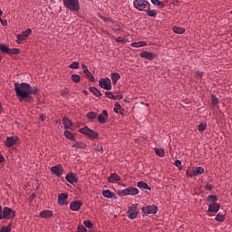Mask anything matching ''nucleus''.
<instances>
[{
    "label": "nucleus",
    "instance_id": "obj_36",
    "mask_svg": "<svg viewBox=\"0 0 232 232\" xmlns=\"http://www.w3.org/2000/svg\"><path fill=\"white\" fill-rule=\"evenodd\" d=\"M64 135H65L66 139H71V140H74V139H75V136L70 130H65Z\"/></svg>",
    "mask_w": 232,
    "mask_h": 232
},
{
    "label": "nucleus",
    "instance_id": "obj_48",
    "mask_svg": "<svg viewBox=\"0 0 232 232\" xmlns=\"http://www.w3.org/2000/svg\"><path fill=\"white\" fill-rule=\"evenodd\" d=\"M188 177H190V179H193V177H197V175L195 174V170L190 171V170H187L186 171Z\"/></svg>",
    "mask_w": 232,
    "mask_h": 232
},
{
    "label": "nucleus",
    "instance_id": "obj_8",
    "mask_svg": "<svg viewBox=\"0 0 232 232\" xmlns=\"http://www.w3.org/2000/svg\"><path fill=\"white\" fill-rule=\"evenodd\" d=\"M32 34V29L28 28L25 31H24L22 34H16V43L17 44H21V43H23V41L28 39V37H30V35Z\"/></svg>",
    "mask_w": 232,
    "mask_h": 232
},
{
    "label": "nucleus",
    "instance_id": "obj_4",
    "mask_svg": "<svg viewBox=\"0 0 232 232\" xmlns=\"http://www.w3.org/2000/svg\"><path fill=\"white\" fill-rule=\"evenodd\" d=\"M118 195L119 197H128V195L135 197V195H139V188L135 187H129L125 189L119 190Z\"/></svg>",
    "mask_w": 232,
    "mask_h": 232
},
{
    "label": "nucleus",
    "instance_id": "obj_34",
    "mask_svg": "<svg viewBox=\"0 0 232 232\" xmlns=\"http://www.w3.org/2000/svg\"><path fill=\"white\" fill-rule=\"evenodd\" d=\"M204 173V168L202 167H197L194 169V174H196V177H198V175H202Z\"/></svg>",
    "mask_w": 232,
    "mask_h": 232
},
{
    "label": "nucleus",
    "instance_id": "obj_11",
    "mask_svg": "<svg viewBox=\"0 0 232 232\" xmlns=\"http://www.w3.org/2000/svg\"><path fill=\"white\" fill-rule=\"evenodd\" d=\"M99 85L103 90H111V80L110 78H102L99 81Z\"/></svg>",
    "mask_w": 232,
    "mask_h": 232
},
{
    "label": "nucleus",
    "instance_id": "obj_12",
    "mask_svg": "<svg viewBox=\"0 0 232 232\" xmlns=\"http://www.w3.org/2000/svg\"><path fill=\"white\" fill-rule=\"evenodd\" d=\"M17 140H19L17 136L7 137L5 141V146H6V148H12V146H15V144H17Z\"/></svg>",
    "mask_w": 232,
    "mask_h": 232
},
{
    "label": "nucleus",
    "instance_id": "obj_37",
    "mask_svg": "<svg viewBox=\"0 0 232 232\" xmlns=\"http://www.w3.org/2000/svg\"><path fill=\"white\" fill-rule=\"evenodd\" d=\"M173 32H174V34H184V32H186V29L178 27V26H174Z\"/></svg>",
    "mask_w": 232,
    "mask_h": 232
},
{
    "label": "nucleus",
    "instance_id": "obj_14",
    "mask_svg": "<svg viewBox=\"0 0 232 232\" xmlns=\"http://www.w3.org/2000/svg\"><path fill=\"white\" fill-rule=\"evenodd\" d=\"M140 57L142 59H148V61H153L154 57H156L155 53H150L148 51H143L140 53Z\"/></svg>",
    "mask_w": 232,
    "mask_h": 232
},
{
    "label": "nucleus",
    "instance_id": "obj_7",
    "mask_svg": "<svg viewBox=\"0 0 232 232\" xmlns=\"http://www.w3.org/2000/svg\"><path fill=\"white\" fill-rule=\"evenodd\" d=\"M143 215H155L159 211V208L155 205L145 206L141 208Z\"/></svg>",
    "mask_w": 232,
    "mask_h": 232
},
{
    "label": "nucleus",
    "instance_id": "obj_27",
    "mask_svg": "<svg viewBox=\"0 0 232 232\" xmlns=\"http://www.w3.org/2000/svg\"><path fill=\"white\" fill-rule=\"evenodd\" d=\"M72 148L75 150H84L86 148V145L84 142H76L72 145Z\"/></svg>",
    "mask_w": 232,
    "mask_h": 232
},
{
    "label": "nucleus",
    "instance_id": "obj_40",
    "mask_svg": "<svg viewBox=\"0 0 232 232\" xmlns=\"http://www.w3.org/2000/svg\"><path fill=\"white\" fill-rule=\"evenodd\" d=\"M147 12L149 17H157V11L148 9Z\"/></svg>",
    "mask_w": 232,
    "mask_h": 232
},
{
    "label": "nucleus",
    "instance_id": "obj_5",
    "mask_svg": "<svg viewBox=\"0 0 232 232\" xmlns=\"http://www.w3.org/2000/svg\"><path fill=\"white\" fill-rule=\"evenodd\" d=\"M137 208H139V204L137 203L132 204L130 207H129L127 216L128 218H130V220H135V218L139 217V211H137Z\"/></svg>",
    "mask_w": 232,
    "mask_h": 232
},
{
    "label": "nucleus",
    "instance_id": "obj_23",
    "mask_svg": "<svg viewBox=\"0 0 232 232\" xmlns=\"http://www.w3.org/2000/svg\"><path fill=\"white\" fill-rule=\"evenodd\" d=\"M63 122L65 130H70V128H72V126H73V123L68 118H63Z\"/></svg>",
    "mask_w": 232,
    "mask_h": 232
},
{
    "label": "nucleus",
    "instance_id": "obj_3",
    "mask_svg": "<svg viewBox=\"0 0 232 232\" xmlns=\"http://www.w3.org/2000/svg\"><path fill=\"white\" fill-rule=\"evenodd\" d=\"M65 8L71 10V12H79L81 10V5H79V0H63Z\"/></svg>",
    "mask_w": 232,
    "mask_h": 232
},
{
    "label": "nucleus",
    "instance_id": "obj_1",
    "mask_svg": "<svg viewBox=\"0 0 232 232\" xmlns=\"http://www.w3.org/2000/svg\"><path fill=\"white\" fill-rule=\"evenodd\" d=\"M14 92L19 97L20 101L24 99H32V95H37L39 89L33 87L30 83L26 82H15L14 83Z\"/></svg>",
    "mask_w": 232,
    "mask_h": 232
},
{
    "label": "nucleus",
    "instance_id": "obj_53",
    "mask_svg": "<svg viewBox=\"0 0 232 232\" xmlns=\"http://www.w3.org/2000/svg\"><path fill=\"white\" fill-rule=\"evenodd\" d=\"M82 70H83V73L85 72H88L89 70H88V66H86V64H82Z\"/></svg>",
    "mask_w": 232,
    "mask_h": 232
},
{
    "label": "nucleus",
    "instance_id": "obj_15",
    "mask_svg": "<svg viewBox=\"0 0 232 232\" xmlns=\"http://www.w3.org/2000/svg\"><path fill=\"white\" fill-rule=\"evenodd\" d=\"M65 179L67 180V182H69L70 184H77L78 179H77V174L75 173H68L65 177Z\"/></svg>",
    "mask_w": 232,
    "mask_h": 232
},
{
    "label": "nucleus",
    "instance_id": "obj_47",
    "mask_svg": "<svg viewBox=\"0 0 232 232\" xmlns=\"http://www.w3.org/2000/svg\"><path fill=\"white\" fill-rule=\"evenodd\" d=\"M211 102H212L213 106H217V104H218V99H217L215 97V95L211 96Z\"/></svg>",
    "mask_w": 232,
    "mask_h": 232
},
{
    "label": "nucleus",
    "instance_id": "obj_54",
    "mask_svg": "<svg viewBox=\"0 0 232 232\" xmlns=\"http://www.w3.org/2000/svg\"><path fill=\"white\" fill-rule=\"evenodd\" d=\"M0 220H3V207L0 206Z\"/></svg>",
    "mask_w": 232,
    "mask_h": 232
},
{
    "label": "nucleus",
    "instance_id": "obj_16",
    "mask_svg": "<svg viewBox=\"0 0 232 232\" xmlns=\"http://www.w3.org/2000/svg\"><path fill=\"white\" fill-rule=\"evenodd\" d=\"M67 199H68V194L62 193L58 195V204L60 206H66V204H68V201H66Z\"/></svg>",
    "mask_w": 232,
    "mask_h": 232
},
{
    "label": "nucleus",
    "instance_id": "obj_46",
    "mask_svg": "<svg viewBox=\"0 0 232 232\" xmlns=\"http://www.w3.org/2000/svg\"><path fill=\"white\" fill-rule=\"evenodd\" d=\"M11 231H12V227H10V226L3 227L0 229V232H11Z\"/></svg>",
    "mask_w": 232,
    "mask_h": 232
},
{
    "label": "nucleus",
    "instance_id": "obj_24",
    "mask_svg": "<svg viewBox=\"0 0 232 232\" xmlns=\"http://www.w3.org/2000/svg\"><path fill=\"white\" fill-rule=\"evenodd\" d=\"M137 186L141 189H147L148 191H151V188H150V186H148V183L144 181H139L137 183Z\"/></svg>",
    "mask_w": 232,
    "mask_h": 232
},
{
    "label": "nucleus",
    "instance_id": "obj_60",
    "mask_svg": "<svg viewBox=\"0 0 232 232\" xmlns=\"http://www.w3.org/2000/svg\"><path fill=\"white\" fill-rule=\"evenodd\" d=\"M1 61H2V58H1V56H0V63H1Z\"/></svg>",
    "mask_w": 232,
    "mask_h": 232
},
{
    "label": "nucleus",
    "instance_id": "obj_55",
    "mask_svg": "<svg viewBox=\"0 0 232 232\" xmlns=\"http://www.w3.org/2000/svg\"><path fill=\"white\" fill-rule=\"evenodd\" d=\"M1 162H5V157L3 156V154H0V164Z\"/></svg>",
    "mask_w": 232,
    "mask_h": 232
},
{
    "label": "nucleus",
    "instance_id": "obj_20",
    "mask_svg": "<svg viewBox=\"0 0 232 232\" xmlns=\"http://www.w3.org/2000/svg\"><path fill=\"white\" fill-rule=\"evenodd\" d=\"M107 180L110 184H114V182H119V180H121V176L117 173H112Z\"/></svg>",
    "mask_w": 232,
    "mask_h": 232
},
{
    "label": "nucleus",
    "instance_id": "obj_57",
    "mask_svg": "<svg viewBox=\"0 0 232 232\" xmlns=\"http://www.w3.org/2000/svg\"><path fill=\"white\" fill-rule=\"evenodd\" d=\"M3 15V11L0 9V16Z\"/></svg>",
    "mask_w": 232,
    "mask_h": 232
},
{
    "label": "nucleus",
    "instance_id": "obj_43",
    "mask_svg": "<svg viewBox=\"0 0 232 232\" xmlns=\"http://www.w3.org/2000/svg\"><path fill=\"white\" fill-rule=\"evenodd\" d=\"M114 112L115 113H119V111H121V108H122L121 106V104H119V102H115L114 103Z\"/></svg>",
    "mask_w": 232,
    "mask_h": 232
},
{
    "label": "nucleus",
    "instance_id": "obj_44",
    "mask_svg": "<svg viewBox=\"0 0 232 232\" xmlns=\"http://www.w3.org/2000/svg\"><path fill=\"white\" fill-rule=\"evenodd\" d=\"M69 68H72V70H77V68H79V62H73L72 64L69 65Z\"/></svg>",
    "mask_w": 232,
    "mask_h": 232
},
{
    "label": "nucleus",
    "instance_id": "obj_26",
    "mask_svg": "<svg viewBox=\"0 0 232 232\" xmlns=\"http://www.w3.org/2000/svg\"><path fill=\"white\" fill-rule=\"evenodd\" d=\"M90 92H92V93H93V95H95L96 97H102V92H101V91H99V89L95 88V87H90Z\"/></svg>",
    "mask_w": 232,
    "mask_h": 232
},
{
    "label": "nucleus",
    "instance_id": "obj_33",
    "mask_svg": "<svg viewBox=\"0 0 232 232\" xmlns=\"http://www.w3.org/2000/svg\"><path fill=\"white\" fill-rule=\"evenodd\" d=\"M105 95L108 99H111L112 101H117V99H119V96L113 95L111 92H106Z\"/></svg>",
    "mask_w": 232,
    "mask_h": 232
},
{
    "label": "nucleus",
    "instance_id": "obj_22",
    "mask_svg": "<svg viewBox=\"0 0 232 232\" xmlns=\"http://www.w3.org/2000/svg\"><path fill=\"white\" fill-rule=\"evenodd\" d=\"M102 195H103L105 198H115V193L111 192L110 189L103 190Z\"/></svg>",
    "mask_w": 232,
    "mask_h": 232
},
{
    "label": "nucleus",
    "instance_id": "obj_2",
    "mask_svg": "<svg viewBox=\"0 0 232 232\" xmlns=\"http://www.w3.org/2000/svg\"><path fill=\"white\" fill-rule=\"evenodd\" d=\"M133 6L136 8V10H139L140 12H146L150 10V6H151V4L146 0H134L133 1Z\"/></svg>",
    "mask_w": 232,
    "mask_h": 232
},
{
    "label": "nucleus",
    "instance_id": "obj_13",
    "mask_svg": "<svg viewBox=\"0 0 232 232\" xmlns=\"http://www.w3.org/2000/svg\"><path fill=\"white\" fill-rule=\"evenodd\" d=\"M63 166L62 165H56L51 168V173L53 175H56V177H61L63 175Z\"/></svg>",
    "mask_w": 232,
    "mask_h": 232
},
{
    "label": "nucleus",
    "instance_id": "obj_21",
    "mask_svg": "<svg viewBox=\"0 0 232 232\" xmlns=\"http://www.w3.org/2000/svg\"><path fill=\"white\" fill-rule=\"evenodd\" d=\"M40 217L42 218H50V217H53V212L52 210H43L40 212Z\"/></svg>",
    "mask_w": 232,
    "mask_h": 232
},
{
    "label": "nucleus",
    "instance_id": "obj_58",
    "mask_svg": "<svg viewBox=\"0 0 232 232\" xmlns=\"http://www.w3.org/2000/svg\"><path fill=\"white\" fill-rule=\"evenodd\" d=\"M0 111H3V107L1 106V104H0Z\"/></svg>",
    "mask_w": 232,
    "mask_h": 232
},
{
    "label": "nucleus",
    "instance_id": "obj_49",
    "mask_svg": "<svg viewBox=\"0 0 232 232\" xmlns=\"http://www.w3.org/2000/svg\"><path fill=\"white\" fill-rule=\"evenodd\" d=\"M78 232H87L86 227L82 225L78 226Z\"/></svg>",
    "mask_w": 232,
    "mask_h": 232
},
{
    "label": "nucleus",
    "instance_id": "obj_52",
    "mask_svg": "<svg viewBox=\"0 0 232 232\" xmlns=\"http://www.w3.org/2000/svg\"><path fill=\"white\" fill-rule=\"evenodd\" d=\"M116 42H117V43H126V41H125L122 37H118V38L116 39Z\"/></svg>",
    "mask_w": 232,
    "mask_h": 232
},
{
    "label": "nucleus",
    "instance_id": "obj_41",
    "mask_svg": "<svg viewBox=\"0 0 232 232\" xmlns=\"http://www.w3.org/2000/svg\"><path fill=\"white\" fill-rule=\"evenodd\" d=\"M154 151L158 157H164V150L162 149H154Z\"/></svg>",
    "mask_w": 232,
    "mask_h": 232
},
{
    "label": "nucleus",
    "instance_id": "obj_59",
    "mask_svg": "<svg viewBox=\"0 0 232 232\" xmlns=\"http://www.w3.org/2000/svg\"><path fill=\"white\" fill-rule=\"evenodd\" d=\"M105 23L108 21V18H104Z\"/></svg>",
    "mask_w": 232,
    "mask_h": 232
},
{
    "label": "nucleus",
    "instance_id": "obj_17",
    "mask_svg": "<svg viewBox=\"0 0 232 232\" xmlns=\"http://www.w3.org/2000/svg\"><path fill=\"white\" fill-rule=\"evenodd\" d=\"M82 206V202L80 200L72 201L70 205V208L72 211H79L81 209V207Z\"/></svg>",
    "mask_w": 232,
    "mask_h": 232
},
{
    "label": "nucleus",
    "instance_id": "obj_61",
    "mask_svg": "<svg viewBox=\"0 0 232 232\" xmlns=\"http://www.w3.org/2000/svg\"><path fill=\"white\" fill-rule=\"evenodd\" d=\"M0 21L3 22V20L1 19V17H0Z\"/></svg>",
    "mask_w": 232,
    "mask_h": 232
},
{
    "label": "nucleus",
    "instance_id": "obj_6",
    "mask_svg": "<svg viewBox=\"0 0 232 232\" xmlns=\"http://www.w3.org/2000/svg\"><path fill=\"white\" fill-rule=\"evenodd\" d=\"M80 133H82L83 135H87L89 139H97L99 137V133H97L95 130L88 128V127H83L79 130Z\"/></svg>",
    "mask_w": 232,
    "mask_h": 232
},
{
    "label": "nucleus",
    "instance_id": "obj_45",
    "mask_svg": "<svg viewBox=\"0 0 232 232\" xmlns=\"http://www.w3.org/2000/svg\"><path fill=\"white\" fill-rule=\"evenodd\" d=\"M174 165L176 166V168H179V169H182V161L177 160L174 162Z\"/></svg>",
    "mask_w": 232,
    "mask_h": 232
},
{
    "label": "nucleus",
    "instance_id": "obj_35",
    "mask_svg": "<svg viewBox=\"0 0 232 232\" xmlns=\"http://www.w3.org/2000/svg\"><path fill=\"white\" fill-rule=\"evenodd\" d=\"M150 3H152L154 6H160V8H164V3L160 2V0H150Z\"/></svg>",
    "mask_w": 232,
    "mask_h": 232
},
{
    "label": "nucleus",
    "instance_id": "obj_18",
    "mask_svg": "<svg viewBox=\"0 0 232 232\" xmlns=\"http://www.w3.org/2000/svg\"><path fill=\"white\" fill-rule=\"evenodd\" d=\"M98 121L101 124H105L108 121V111H102V113L98 115Z\"/></svg>",
    "mask_w": 232,
    "mask_h": 232
},
{
    "label": "nucleus",
    "instance_id": "obj_29",
    "mask_svg": "<svg viewBox=\"0 0 232 232\" xmlns=\"http://www.w3.org/2000/svg\"><path fill=\"white\" fill-rule=\"evenodd\" d=\"M218 200V198L215 195H209L207 198V202H212L213 204H217Z\"/></svg>",
    "mask_w": 232,
    "mask_h": 232
},
{
    "label": "nucleus",
    "instance_id": "obj_19",
    "mask_svg": "<svg viewBox=\"0 0 232 232\" xmlns=\"http://www.w3.org/2000/svg\"><path fill=\"white\" fill-rule=\"evenodd\" d=\"M220 209V203H212L208 206V211L210 213H218Z\"/></svg>",
    "mask_w": 232,
    "mask_h": 232
},
{
    "label": "nucleus",
    "instance_id": "obj_39",
    "mask_svg": "<svg viewBox=\"0 0 232 232\" xmlns=\"http://www.w3.org/2000/svg\"><path fill=\"white\" fill-rule=\"evenodd\" d=\"M71 79L73 82H81V76L79 74H72L71 76Z\"/></svg>",
    "mask_w": 232,
    "mask_h": 232
},
{
    "label": "nucleus",
    "instance_id": "obj_32",
    "mask_svg": "<svg viewBox=\"0 0 232 232\" xmlns=\"http://www.w3.org/2000/svg\"><path fill=\"white\" fill-rule=\"evenodd\" d=\"M84 75H86L87 79H89V81H92V82H95V78L93 77V74H92V72L89 71H86L85 72H83Z\"/></svg>",
    "mask_w": 232,
    "mask_h": 232
},
{
    "label": "nucleus",
    "instance_id": "obj_28",
    "mask_svg": "<svg viewBox=\"0 0 232 232\" xmlns=\"http://www.w3.org/2000/svg\"><path fill=\"white\" fill-rule=\"evenodd\" d=\"M133 48H142V46H146V42H134L131 44Z\"/></svg>",
    "mask_w": 232,
    "mask_h": 232
},
{
    "label": "nucleus",
    "instance_id": "obj_9",
    "mask_svg": "<svg viewBox=\"0 0 232 232\" xmlns=\"http://www.w3.org/2000/svg\"><path fill=\"white\" fill-rule=\"evenodd\" d=\"M0 50L4 52V53H8V55H17L19 52H21L17 48L10 49L6 44H0Z\"/></svg>",
    "mask_w": 232,
    "mask_h": 232
},
{
    "label": "nucleus",
    "instance_id": "obj_31",
    "mask_svg": "<svg viewBox=\"0 0 232 232\" xmlns=\"http://www.w3.org/2000/svg\"><path fill=\"white\" fill-rule=\"evenodd\" d=\"M87 119L90 121H93V119H97V112L95 111H90L86 114Z\"/></svg>",
    "mask_w": 232,
    "mask_h": 232
},
{
    "label": "nucleus",
    "instance_id": "obj_25",
    "mask_svg": "<svg viewBox=\"0 0 232 232\" xmlns=\"http://www.w3.org/2000/svg\"><path fill=\"white\" fill-rule=\"evenodd\" d=\"M111 79L112 84H117V81L121 79V74H119V72H112L111 74Z\"/></svg>",
    "mask_w": 232,
    "mask_h": 232
},
{
    "label": "nucleus",
    "instance_id": "obj_56",
    "mask_svg": "<svg viewBox=\"0 0 232 232\" xmlns=\"http://www.w3.org/2000/svg\"><path fill=\"white\" fill-rule=\"evenodd\" d=\"M2 24L3 26H6L8 24V22H6V20L2 21Z\"/></svg>",
    "mask_w": 232,
    "mask_h": 232
},
{
    "label": "nucleus",
    "instance_id": "obj_30",
    "mask_svg": "<svg viewBox=\"0 0 232 232\" xmlns=\"http://www.w3.org/2000/svg\"><path fill=\"white\" fill-rule=\"evenodd\" d=\"M215 220H217V222H224V220H226V216L222 213H218L216 218Z\"/></svg>",
    "mask_w": 232,
    "mask_h": 232
},
{
    "label": "nucleus",
    "instance_id": "obj_42",
    "mask_svg": "<svg viewBox=\"0 0 232 232\" xmlns=\"http://www.w3.org/2000/svg\"><path fill=\"white\" fill-rule=\"evenodd\" d=\"M83 224L88 227V229H93V223L90 220H84Z\"/></svg>",
    "mask_w": 232,
    "mask_h": 232
},
{
    "label": "nucleus",
    "instance_id": "obj_50",
    "mask_svg": "<svg viewBox=\"0 0 232 232\" xmlns=\"http://www.w3.org/2000/svg\"><path fill=\"white\" fill-rule=\"evenodd\" d=\"M96 151H99L100 153H104V150L102 149V145L99 144L96 146Z\"/></svg>",
    "mask_w": 232,
    "mask_h": 232
},
{
    "label": "nucleus",
    "instance_id": "obj_51",
    "mask_svg": "<svg viewBox=\"0 0 232 232\" xmlns=\"http://www.w3.org/2000/svg\"><path fill=\"white\" fill-rule=\"evenodd\" d=\"M205 189L207 191H211V189H213V185L211 184H207L206 187H205Z\"/></svg>",
    "mask_w": 232,
    "mask_h": 232
},
{
    "label": "nucleus",
    "instance_id": "obj_38",
    "mask_svg": "<svg viewBox=\"0 0 232 232\" xmlns=\"http://www.w3.org/2000/svg\"><path fill=\"white\" fill-rule=\"evenodd\" d=\"M206 128H208V123L202 122L198 126V131H206Z\"/></svg>",
    "mask_w": 232,
    "mask_h": 232
},
{
    "label": "nucleus",
    "instance_id": "obj_10",
    "mask_svg": "<svg viewBox=\"0 0 232 232\" xmlns=\"http://www.w3.org/2000/svg\"><path fill=\"white\" fill-rule=\"evenodd\" d=\"M15 217V212H14V210H12V208L5 207L3 209L2 212V219L5 218L7 220H9L10 218H14Z\"/></svg>",
    "mask_w": 232,
    "mask_h": 232
}]
</instances>
